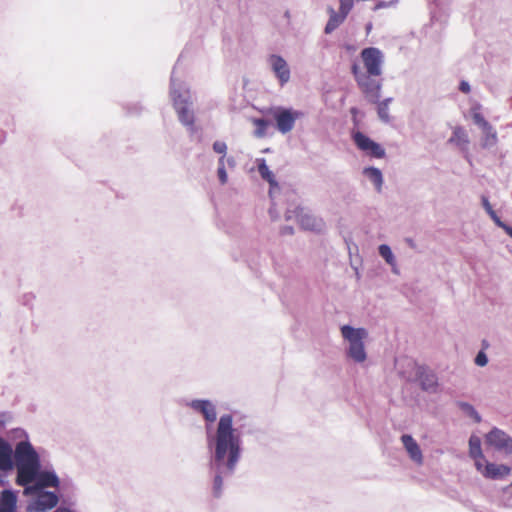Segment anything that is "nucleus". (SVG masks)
I'll return each instance as SVG.
<instances>
[{"label":"nucleus","instance_id":"1","mask_svg":"<svg viewBox=\"0 0 512 512\" xmlns=\"http://www.w3.org/2000/svg\"><path fill=\"white\" fill-rule=\"evenodd\" d=\"M241 437L233 427L231 414H223L213 437H208L207 446L211 451L209 469L212 475V493L215 498L223 494V479L231 477L241 457Z\"/></svg>","mask_w":512,"mask_h":512},{"label":"nucleus","instance_id":"2","mask_svg":"<svg viewBox=\"0 0 512 512\" xmlns=\"http://www.w3.org/2000/svg\"><path fill=\"white\" fill-rule=\"evenodd\" d=\"M31 462L24 461L16 466V483L24 487L25 496L32 495L45 488H58L60 479L52 465H46L42 468L41 456L36 453V457L31 458Z\"/></svg>","mask_w":512,"mask_h":512},{"label":"nucleus","instance_id":"3","mask_svg":"<svg viewBox=\"0 0 512 512\" xmlns=\"http://www.w3.org/2000/svg\"><path fill=\"white\" fill-rule=\"evenodd\" d=\"M170 98L181 124L193 132L195 130L194 96L190 85L172 77Z\"/></svg>","mask_w":512,"mask_h":512},{"label":"nucleus","instance_id":"4","mask_svg":"<svg viewBox=\"0 0 512 512\" xmlns=\"http://www.w3.org/2000/svg\"><path fill=\"white\" fill-rule=\"evenodd\" d=\"M342 337L348 341L349 345L346 349L347 357L355 363H363L367 358L364 340L368 336L365 328H354L350 325L341 327Z\"/></svg>","mask_w":512,"mask_h":512},{"label":"nucleus","instance_id":"5","mask_svg":"<svg viewBox=\"0 0 512 512\" xmlns=\"http://www.w3.org/2000/svg\"><path fill=\"white\" fill-rule=\"evenodd\" d=\"M351 72L365 99L370 103H378L381 97L382 75L364 73L357 63L352 65Z\"/></svg>","mask_w":512,"mask_h":512},{"label":"nucleus","instance_id":"6","mask_svg":"<svg viewBox=\"0 0 512 512\" xmlns=\"http://www.w3.org/2000/svg\"><path fill=\"white\" fill-rule=\"evenodd\" d=\"M8 439L14 442L13 452L15 467L24 461L31 462V458L36 457L38 451L32 445L28 433L22 428H14L7 434Z\"/></svg>","mask_w":512,"mask_h":512},{"label":"nucleus","instance_id":"7","mask_svg":"<svg viewBox=\"0 0 512 512\" xmlns=\"http://www.w3.org/2000/svg\"><path fill=\"white\" fill-rule=\"evenodd\" d=\"M271 115L276 123V128L281 134H287L294 128L295 122L305 116L301 110L285 107H275Z\"/></svg>","mask_w":512,"mask_h":512},{"label":"nucleus","instance_id":"8","mask_svg":"<svg viewBox=\"0 0 512 512\" xmlns=\"http://www.w3.org/2000/svg\"><path fill=\"white\" fill-rule=\"evenodd\" d=\"M363 72L370 75H382L385 63L383 51L377 47H367L360 52Z\"/></svg>","mask_w":512,"mask_h":512},{"label":"nucleus","instance_id":"9","mask_svg":"<svg viewBox=\"0 0 512 512\" xmlns=\"http://www.w3.org/2000/svg\"><path fill=\"white\" fill-rule=\"evenodd\" d=\"M266 63L280 86L286 85L291 79V69L285 58L273 53L267 56Z\"/></svg>","mask_w":512,"mask_h":512},{"label":"nucleus","instance_id":"10","mask_svg":"<svg viewBox=\"0 0 512 512\" xmlns=\"http://www.w3.org/2000/svg\"><path fill=\"white\" fill-rule=\"evenodd\" d=\"M27 506L29 512H47L57 506L58 495L55 492L42 489L34 493Z\"/></svg>","mask_w":512,"mask_h":512},{"label":"nucleus","instance_id":"11","mask_svg":"<svg viewBox=\"0 0 512 512\" xmlns=\"http://www.w3.org/2000/svg\"><path fill=\"white\" fill-rule=\"evenodd\" d=\"M292 213L295 214V218L297 219L301 227L304 228L305 230L320 232L324 227V223L321 219L305 211L304 208L296 207L294 211L287 209V220H290L292 218Z\"/></svg>","mask_w":512,"mask_h":512},{"label":"nucleus","instance_id":"12","mask_svg":"<svg viewBox=\"0 0 512 512\" xmlns=\"http://www.w3.org/2000/svg\"><path fill=\"white\" fill-rule=\"evenodd\" d=\"M486 442L498 451L512 453V438L503 430L494 427L487 435Z\"/></svg>","mask_w":512,"mask_h":512},{"label":"nucleus","instance_id":"13","mask_svg":"<svg viewBox=\"0 0 512 512\" xmlns=\"http://www.w3.org/2000/svg\"><path fill=\"white\" fill-rule=\"evenodd\" d=\"M353 140L356 146L366 153L367 156L382 158L385 155L384 149L362 132L353 134Z\"/></svg>","mask_w":512,"mask_h":512},{"label":"nucleus","instance_id":"14","mask_svg":"<svg viewBox=\"0 0 512 512\" xmlns=\"http://www.w3.org/2000/svg\"><path fill=\"white\" fill-rule=\"evenodd\" d=\"M194 411L203 415L207 422H214L217 419V412L215 405L207 399H194L188 403Z\"/></svg>","mask_w":512,"mask_h":512},{"label":"nucleus","instance_id":"15","mask_svg":"<svg viewBox=\"0 0 512 512\" xmlns=\"http://www.w3.org/2000/svg\"><path fill=\"white\" fill-rule=\"evenodd\" d=\"M420 387L423 391L428 393H436L438 390V377L430 369L426 367H419L417 372Z\"/></svg>","mask_w":512,"mask_h":512},{"label":"nucleus","instance_id":"16","mask_svg":"<svg viewBox=\"0 0 512 512\" xmlns=\"http://www.w3.org/2000/svg\"><path fill=\"white\" fill-rule=\"evenodd\" d=\"M15 467L12 445L0 437V471L9 472Z\"/></svg>","mask_w":512,"mask_h":512},{"label":"nucleus","instance_id":"17","mask_svg":"<svg viewBox=\"0 0 512 512\" xmlns=\"http://www.w3.org/2000/svg\"><path fill=\"white\" fill-rule=\"evenodd\" d=\"M511 472V468L504 464H495L491 462H487L484 470L482 471V475L487 479L492 480H501L507 477Z\"/></svg>","mask_w":512,"mask_h":512},{"label":"nucleus","instance_id":"18","mask_svg":"<svg viewBox=\"0 0 512 512\" xmlns=\"http://www.w3.org/2000/svg\"><path fill=\"white\" fill-rule=\"evenodd\" d=\"M401 442L410 458L417 464H421L423 462V455L415 439L410 434H403L401 436Z\"/></svg>","mask_w":512,"mask_h":512},{"label":"nucleus","instance_id":"19","mask_svg":"<svg viewBox=\"0 0 512 512\" xmlns=\"http://www.w3.org/2000/svg\"><path fill=\"white\" fill-rule=\"evenodd\" d=\"M258 172L261 175V177L269 183V196L271 199H274V194H276L280 190V187L275 179L274 173L266 165V162H259Z\"/></svg>","mask_w":512,"mask_h":512},{"label":"nucleus","instance_id":"20","mask_svg":"<svg viewBox=\"0 0 512 512\" xmlns=\"http://www.w3.org/2000/svg\"><path fill=\"white\" fill-rule=\"evenodd\" d=\"M449 143L455 145L461 150H466L469 145V136L467 131L461 126H455L453 128L452 135L449 138Z\"/></svg>","mask_w":512,"mask_h":512},{"label":"nucleus","instance_id":"21","mask_svg":"<svg viewBox=\"0 0 512 512\" xmlns=\"http://www.w3.org/2000/svg\"><path fill=\"white\" fill-rule=\"evenodd\" d=\"M17 495L12 490H3L0 494V512H15Z\"/></svg>","mask_w":512,"mask_h":512},{"label":"nucleus","instance_id":"22","mask_svg":"<svg viewBox=\"0 0 512 512\" xmlns=\"http://www.w3.org/2000/svg\"><path fill=\"white\" fill-rule=\"evenodd\" d=\"M329 20L325 26V33L330 34L337 29L346 19L348 13L338 10L336 12L332 7L328 8Z\"/></svg>","mask_w":512,"mask_h":512},{"label":"nucleus","instance_id":"23","mask_svg":"<svg viewBox=\"0 0 512 512\" xmlns=\"http://www.w3.org/2000/svg\"><path fill=\"white\" fill-rule=\"evenodd\" d=\"M363 174L373 183L375 189L380 192L383 185L382 172L378 168L368 167L364 169Z\"/></svg>","mask_w":512,"mask_h":512},{"label":"nucleus","instance_id":"24","mask_svg":"<svg viewBox=\"0 0 512 512\" xmlns=\"http://www.w3.org/2000/svg\"><path fill=\"white\" fill-rule=\"evenodd\" d=\"M482 146L485 148H489L494 146L497 143L498 137L496 130L492 127L491 124L487 125L482 130Z\"/></svg>","mask_w":512,"mask_h":512},{"label":"nucleus","instance_id":"25","mask_svg":"<svg viewBox=\"0 0 512 512\" xmlns=\"http://www.w3.org/2000/svg\"><path fill=\"white\" fill-rule=\"evenodd\" d=\"M392 102V98H386L383 101H378L377 114L379 119L384 123H389L391 118L389 114V105Z\"/></svg>","mask_w":512,"mask_h":512},{"label":"nucleus","instance_id":"26","mask_svg":"<svg viewBox=\"0 0 512 512\" xmlns=\"http://www.w3.org/2000/svg\"><path fill=\"white\" fill-rule=\"evenodd\" d=\"M456 405L460 408V410L466 414L468 417L472 418L475 423H480L482 418L477 410L468 402L457 401Z\"/></svg>","mask_w":512,"mask_h":512},{"label":"nucleus","instance_id":"27","mask_svg":"<svg viewBox=\"0 0 512 512\" xmlns=\"http://www.w3.org/2000/svg\"><path fill=\"white\" fill-rule=\"evenodd\" d=\"M480 109H481V105L475 104L471 108L470 112H471V117H472L474 124L477 125L482 130L490 123L483 117V115L480 112Z\"/></svg>","mask_w":512,"mask_h":512},{"label":"nucleus","instance_id":"28","mask_svg":"<svg viewBox=\"0 0 512 512\" xmlns=\"http://www.w3.org/2000/svg\"><path fill=\"white\" fill-rule=\"evenodd\" d=\"M469 453L474 459L482 458L483 453L481 449V441L478 437L471 436L469 439Z\"/></svg>","mask_w":512,"mask_h":512},{"label":"nucleus","instance_id":"29","mask_svg":"<svg viewBox=\"0 0 512 512\" xmlns=\"http://www.w3.org/2000/svg\"><path fill=\"white\" fill-rule=\"evenodd\" d=\"M379 255L386 261L387 264H389L391 267L395 266V256L387 244H381L378 247Z\"/></svg>","mask_w":512,"mask_h":512},{"label":"nucleus","instance_id":"30","mask_svg":"<svg viewBox=\"0 0 512 512\" xmlns=\"http://www.w3.org/2000/svg\"><path fill=\"white\" fill-rule=\"evenodd\" d=\"M253 124L255 125V135L257 137H263L266 135L267 128L269 127V122L260 118L254 119Z\"/></svg>","mask_w":512,"mask_h":512},{"label":"nucleus","instance_id":"31","mask_svg":"<svg viewBox=\"0 0 512 512\" xmlns=\"http://www.w3.org/2000/svg\"><path fill=\"white\" fill-rule=\"evenodd\" d=\"M475 364L480 367H484L488 363V357L483 350H480L475 357Z\"/></svg>","mask_w":512,"mask_h":512},{"label":"nucleus","instance_id":"32","mask_svg":"<svg viewBox=\"0 0 512 512\" xmlns=\"http://www.w3.org/2000/svg\"><path fill=\"white\" fill-rule=\"evenodd\" d=\"M354 6V0H339V10L350 13V11L353 9Z\"/></svg>","mask_w":512,"mask_h":512},{"label":"nucleus","instance_id":"33","mask_svg":"<svg viewBox=\"0 0 512 512\" xmlns=\"http://www.w3.org/2000/svg\"><path fill=\"white\" fill-rule=\"evenodd\" d=\"M481 204L486 213L491 216L495 213L492 205L490 204V201L486 195H481Z\"/></svg>","mask_w":512,"mask_h":512},{"label":"nucleus","instance_id":"34","mask_svg":"<svg viewBox=\"0 0 512 512\" xmlns=\"http://www.w3.org/2000/svg\"><path fill=\"white\" fill-rule=\"evenodd\" d=\"M217 175L221 184H225L227 182V172L224 162H220V165L217 168Z\"/></svg>","mask_w":512,"mask_h":512},{"label":"nucleus","instance_id":"35","mask_svg":"<svg viewBox=\"0 0 512 512\" xmlns=\"http://www.w3.org/2000/svg\"><path fill=\"white\" fill-rule=\"evenodd\" d=\"M213 150L224 157L227 152V145L223 141H216L213 144Z\"/></svg>","mask_w":512,"mask_h":512},{"label":"nucleus","instance_id":"36","mask_svg":"<svg viewBox=\"0 0 512 512\" xmlns=\"http://www.w3.org/2000/svg\"><path fill=\"white\" fill-rule=\"evenodd\" d=\"M271 207L269 208V215L273 220H276L279 218V212L276 209V194H274V199H271Z\"/></svg>","mask_w":512,"mask_h":512},{"label":"nucleus","instance_id":"37","mask_svg":"<svg viewBox=\"0 0 512 512\" xmlns=\"http://www.w3.org/2000/svg\"><path fill=\"white\" fill-rule=\"evenodd\" d=\"M490 218L493 220V222L495 223V225L499 228H502L505 226L506 223H504L500 218L499 216L497 215V213L495 212L493 215L490 216Z\"/></svg>","mask_w":512,"mask_h":512},{"label":"nucleus","instance_id":"38","mask_svg":"<svg viewBox=\"0 0 512 512\" xmlns=\"http://www.w3.org/2000/svg\"><path fill=\"white\" fill-rule=\"evenodd\" d=\"M460 90H461L462 92H464V93H468V92H470V85H469V83H468V82H466V81H462V82L460 83Z\"/></svg>","mask_w":512,"mask_h":512},{"label":"nucleus","instance_id":"39","mask_svg":"<svg viewBox=\"0 0 512 512\" xmlns=\"http://www.w3.org/2000/svg\"><path fill=\"white\" fill-rule=\"evenodd\" d=\"M281 233L292 235L294 233V228L292 226H284L281 229Z\"/></svg>","mask_w":512,"mask_h":512},{"label":"nucleus","instance_id":"40","mask_svg":"<svg viewBox=\"0 0 512 512\" xmlns=\"http://www.w3.org/2000/svg\"><path fill=\"white\" fill-rule=\"evenodd\" d=\"M384 8H388L387 7V4H386V1H380L378 2L375 7L373 8L374 11H377L379 9H384Z\"/></svg>","mask_w":512,"mask_h":512},{"label":"nucleus","instance_id":"41","mask_svg":"<svg viewBox=\"0 0 512 512\" xmlns=\"http://www.w3.org/2000/svg\"><path fill=\"white\" fill-rule=\"evenodd\" d=\"M405 242L407 243V245L412 248V249H416L417 245L415 243V241L412 239V238H406L405 239Z\"/></svg>","mask_w":512,"mask_h":512},{"label":"nucleus","instance_id":"42","mask_svg":"<svg viewBox=\"0 0 512 512\" xmlns=\"http://www.w3.org/2000/svg\"><path fill=\"white\" fill-rule=\"evenodd\" d=\"M503 230L512 238V226L505 224Z\"/></svg>","mask_w":512,"mask_h":512},{"label":"nucleus","instance_id":"43","mask_svg":"<svg viewBox=\"0 0 512 512\" xmlns=\"http://www.w3.org/2000/svg\"><path fill=\"white\" fill-rule=\"evenodd\" d=\"M386 4H387V7L390 8V7H395L397 4H398V0H390V1H386Z\"/></svg>","mask_w":512,"mask_h":512},{"label":"nucleus","instance_id":"44","mask_svg":"<svg viewBox=\"0 0 512 512\" xmlns=\"http://www.w3.org/2000/svg\"><path fill=\"white\" fill-rule=\"evenodd\" d=\"M475 466H476L477 470H478V471H480V472L482 473V471L484 470V469H482V464H481L480 462H478V461H477V462L475 463Z\"/></svg>","mask_w":512,"mask_h":512},{"label":"nucleus","instance_id":"45","mask_svg":"<svg viewBox=\"0 0 512 512\" xmlns=\"http://www.w3.org/2000/svg\"><path fill=\"white\" fill-rule=\"evenodd\" d=\"M371 30H372V24H371V23H368V24L366 25V34L368 35V34L371 32Z\"/></svg>","mask_w":512,"mask_h":512},{"label":"nucleus","instance_id":"46","mask_svg":"<svg viewBox=\"0 0 512 512\" xmlns=\"http://www.w3.org/2000/svg\"><path fill=\"white\" fill-rule=\"evenodd\" d=\"M391 269H392V272H393L394 274H399V269H398V267H397V263H396V262H395V266H394V267H391Z\"/></svg>","mask_w":512,"mask_h":512},{"label":"nucleus","instance_id":"47","mask_svg":"<svg viewBox=\"0 0 512 512\" xmlns=\"http://www.w3.org/2000/svg\"><path fill=\"white\" fill-rule=\"evenodd\" d=\"M488 346H489V343L487 342V340H483V341H482V347H483V349H486Z\"/></svg>","mask_w":512,"mask_h":512}]
</instances>
